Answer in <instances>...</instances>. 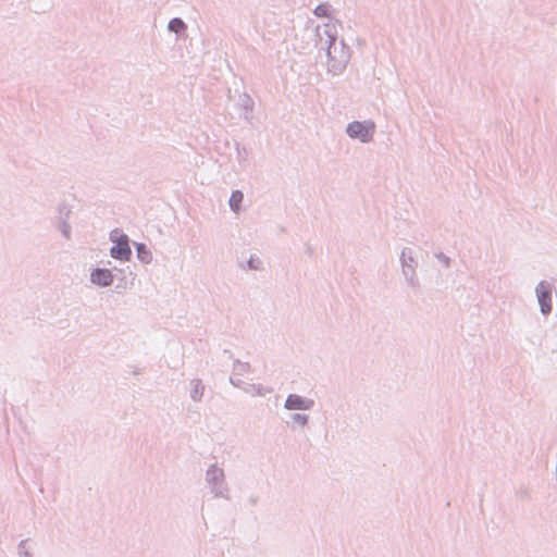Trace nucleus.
Instances as JSON below:
<instances>
[{
	"mask_svg": "<svg viewBox=\"0 0 557 557\" xmlns=\"http://www.w3.org/2000/svg\"><path fill=\"white\" fill-rule=\"evenodd\" d=\"M122 237H128L126 234L121 233L117 228L113 230L110 233V240L114 244H117L122 240Z\"/></svg>",
	"mask_w": 557,
	"mask_h": 557,
	"instance_id": "23",
	"label": "nucleus"
},
{
	"mask_svg": "<svg viewBox=\"0 0 557 557\" xmlns=\"http://www.w3.org/2000/svg\"><path fill=\"white\" fill-rule=\"evenodd\" d=\"M205 481L210 493L215 498L230 499L231 490L223 468L219 467L216 463L210 465L206 470Z\"/></svg>",
	"mask_w": 557,
	"mask_h": 557,
	"instance_id": "3",
	"label": "nucleus"
},
{
	"mask_svg": "<svg viewBox=\"0 0 557 557\" xmlns=\"http://www.w3.org/2000/svg\"><path fill=\"white\" fill-rule=\"evenodd\" d=\"M34 545L29 540H23L17 545L18 557H33Z\"/></svg>",
	"mask_w": 557,
	"mask_h": 557,
	"instance_id": "19",
	"label": "nucleus"
},
{
	"mask_svg": "<svg viewBox=\"0 0 557 557\" xmlns=\"http://www.w3.org/2000/svg\"><path fill=\"white\" fill-rule=\"evenodd\" d=\"M238 103L244 109V119L249 121L252 116L253 100L249 95L244 92L239 95Z\"/></svg>",
	"mask_w": 557,
	"mask_h": 557,
	"instance_id": "12",
	"label": "nucleus"
},
{
	"mask_svg": "<svg viewBox=\"0 0 557 557\" xmlns=\"http://www.w3.org/2000/svg\"><path fill=\"white\" fill-rule=\"evenodd\" d=\"M309 416L306 413H292L287 423H290L293 428L304 429L309 424Z\"/></svg>",
	"mask_w": 557,
	"mask_h": 557,
	"instance_id": "14",
	"label": "nucleus"
},
{
	"mask_svg": "<svg viewBox=\"0 0 557 557\" xmlns=\"http://www.w3.org/2000/svg\"><path fill=\"white\" fill-rule=\"evenodd\" d=\"M535 296L540 311L547 317L553 311V286L548 281L542 280L535 286Z\"/></svg>",
	"mask_w": 557,
	"mask_h": 557,
	"instance_id": "5",
	"label": "nucleus"
},
{
	"mask_svg": "<svg viewBox=\"0 0 557 557\" xmlns=\"http://www.w3.org/2000/svg\"><path fill=\"white\" fill-rule=\"evenodd\" d=\"M317 41L324 51L325 66L329 74L342 75L351 58V50L344 39L338 38V22L329 20L315 27Z\"/></svg>",
	"mask_w": 557,
	"mask_h": 557,
	"instance_id": "1",
	"label": "nucleus"
},
{
	"mask_svg": "<svg viewBox=\"0 0 557 557\" xmlns=\"http://www.w3.org/2000/svg\"><path fill=\"white\" fill-rule=\"evenodd\" d=\"M128 242V237H122L121 242L111 247L110 256L116 260L128 261L132 256Z\"/></svg>",
	"mask_w": 557,
	"mask_h": 557,
	"instance_id": "8",
	"label": "nucleus"
},
{
	"mask_svg": "<svg viewBox=\"0 0 557 557\" xmlns=\"http://www.w3.org/2000/svg\"><path fill=\"white\" fill-rule=\"evenodd\" d=\"M69 213L70 211H67L65 213V216L64 218H61L60 219V222H59V231L61 233V235L66 239V240H70L71 237H72V226L71 224L69 223L67 221V218H69Z\"/></svg>",
	"mask_w": 557,
	"mask_h": 557,
	"instance_id": "17",
	"label": "nucleus"
},
{
	"mask_svg": "<svg viewBox=\"0 0 557 557\" xmlns=\"http://www.w3.org/2000/svg\"><path fill=\"white\" fill-rule=\"evenodd\" d=\"M235 165L234 171L240 172L248 166L249 163V150L245 147L236 143L235 145Z\"/></svg>",
	"mask_w": 557,
	"mask_h": 557,
	"instance_id": "9",
	"label": "nucleus"
},
{
	"mask_svg": "<svg viewBox=\"0 0 557 557\" xmlns=\"http://www.w3.org/2000/svg\"><path fill=\"white\" fill-rule=\"evenodd\" d=\"M435 258L441 262V264H443V267H445L446 269H448L450 267V258L443 253V252H438L435 255Z\"/></svg>",
	"mask_w": 557,
	"mask_h": 557,
	"instance_id": "24",
	"label": "nucleus"
},
{
	"mask_svg": "<svg viewBox=\"0 0 557 557\" xmlns=\"http://www.w3.org/2000/svg\"><path fill=\"white\" fill-rule=\"evenodd\" d=\"M243 391L255 397V396H259V397H264L269 394H271L273 392V388L272 387H269V386H264L262 384H246L243 386Z\"/></svg>",
	"mask_w": 557,
	"mask_h": 557,
	"instance_id": "10",
	"label": "nucleus"
},
{
	"mask_svg": "<svg viewBox=\"0 0 557 557\" xmlns=\"http://www.w3.org/2000/svg\"><path fill=\"white\" fill-rule=\"evenodd\" d=\"M190 391L189 396L195 403H199L202 399L205 386L200 379H194L189 383Z\"/></svg>",
	"mask_w": 557,
	"mask_h": 557,
	"instance_id": "11",
	"label": "nucleus"
},
{
	"mask_svg": "<svg viewBox=\"0 0 557 557\" xmlns=\"http://www.w3.org/2000/svg\"><path fill=\"white\" fill-rule=\"evenodd\" d=\"M375 123L372 120L352 121L346 126V134L351 139H358L362 144L373 140Z\"/></svg>",
	"mask_w": 557,
	"mask_h": 557,
	"instance_id": "4",
	"label": "nucleus"
},
{
	"mask_svg": "<svg viewBox=\"0 0 557 557\" xmlns=\"http://www.w3.org/2000/svg\"><path fill=\"white\" fill-rule=\"evenodd\" d=\"M168 29L171 33L180 35L187 29V25L185 24V22L182 18L174 17L169 22Z\"/></svg>",
	"mask_w": 557,
	"mask_h": 557,
	"instance_id": "16",
	"label": "nucleus"
},
{
	"mask_svg": "<svg viewBox=\"0 0 557 557\" xmlns=\"http://www.w3.org/2000/svg\"><path fill=\"white\" fill-rule=\"evenodd\" d=\"M230 383H231L233 386H235V387H239V388H242V389H243V386L245 385V384L243 383V381H242V380H237V379H235L234 376H231V377H230Z\"/></svg>",
	"mask_w": 557,
	"mask_h": 557,
	"instance_id": "25",
	"label": "nucleus"
},
{
	"mask_svg": "<svg viewBox=\"0 0 557 557\" xmlns=\"http://www.w3.org/2000/svg\"><path fill=\"white\" fill-rule=\"evenodd\" d=\"M244 194L240 190H233L228 199V206L232 212L238 214L243 209Z\"/></svg>",
	"mask_w": 557,
	"mask_h": 557,
	"instance_id": "13",
	"label": "nucleus"
},
{
	"mask_svg": "<svg viewBox=\"0 0 557 557\" xmlns=\"http://www.w3.org/2000/svg\"><path fill=\"white\" fill-rule=\"evenodd\" d=\"M248 369H249L248 363L240 362V361H236L233 367L234 373L239 374V375L246 373L248 371Z\"/></svg>",
	"mask_w": 557,
	"mask_h": 557,
	"instance_id": "22",
	"label": "nucleus"
},
{
	"mask_svg": "<svg viewBox=\"0 0 557 557\" xmlns=\"http://www.w3.org/2000/svg\"><path fill=\"white\" fill-rule=\"evenodd\" d=\"M329 4L321 3L314 9L313 13L318 17H329Z\"/></svg>",
	"mask_w": 557,
	"mask_h": 557,
	"instance_id": "21",
	"label": "nucleus"
},
{
	"mask_svg": "<svg viewBox=\"0 0 557 557\" xmlns=\"http://www.w3.org/2000/svg\"><path fill=\"white\" fill-rule=\"evenodd\" d=\"M52 0H30V7L36 13H45L52 8Z\"/></svg>",
	"mask_w": 557,
	"mask_h": 557,
	"instance_id": "18",
	"label": "nucleus"
},
{
	"mask_svg": "<svg viewBox=\"0 0 557 557\" xmlns=\"http://www.w3.org/2000/svg\"><path fill=\"white\" fill-rule=\"evenodd\" d=\"M315 401L312 398L305 397L299 394H289L284 401V408L289 411H309L313 409Z\"/></svg>",
	"mask_w": 557,
	"mask_h": 557,
	"instance_id": "6",
	"label": "nucleus"
},
{
	"mask_svg": "<svg viewBox=\"0 0 557 557\" xmlns=\"http://www.w3.org/2000/svg\"><path fill=\"white\" fill-rule=\"evenodd\" d=\"M114 281V275L111 270L104 268H97L90 272V282L99 287H109Z\"/></svg>",
	"mask_w": 557,
	"mask_h": 557,
	"instance_id": "7",
	"label": "nucleus"
},
{
	"mask_svg": "<svg viewBox=\"0 0 557 557\" xmlns=\"http://www.w3.org/2000/svg\"><path fill=\"white\" fill-rule=\"evenodd\" d=\"M399 263L406 284L413 289L418 288L420 286V281L417 274V269L419 267V251L413 247H404L399 255Z\"/></svg>",
	"mask_w": 557,
	"mask_h": 557,
	"instance_id": "2",
	"label": "nucleus"
},
{
	"mask_svg": "<svg viewBox=\"0 0 557 557\" xmlns=\"http://www.w3.org/2000/svg\"><path fill=\"white\" fill-rule=\"evenodd\" d=\"M137 258L144 264H150L152 261V252L145 244H136Z\"/></svg>",
	"mask_w": 557,
	"mask_h": 557,
	"instance_id": "15",
	"label": "nucleus"
},
{
	"mask_svg": "<svg viewBox=\"0 0 557 557\" xmlns=\"http://www.w3.org/2000/svg\"><path fill=\"white\" fill-rule=\"evenodd\" d=\"M263 268H264L263 261L259 257H257L255 255H252L249 258V260L247 261V269L248 270L262 271Z\"/></svg>",
	"mask_w": 557,
	"mask_h": 557,
	"instance_id": "20",
	"label": "nucleus"
}]
</instances>
